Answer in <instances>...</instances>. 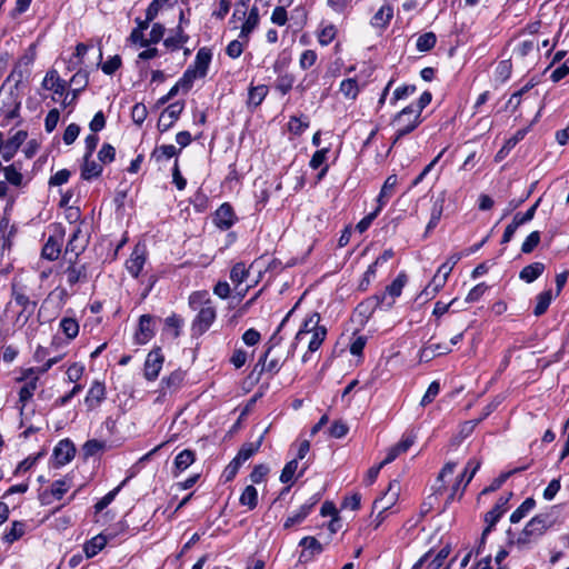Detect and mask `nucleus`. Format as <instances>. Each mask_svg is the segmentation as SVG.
I'll return each mask as SVG.
<instances>
[{"mask_svg": "<svg viewBox=\"0 0 569 569\" xmlns=\"http://www.w3.org/2000/svg\"><path fill=\"white\" fill-rule=\"evenodd\" d=\"M189 306L198 311V315L192 323V330L202 335L213 323L216 319V308L208 297L207 291H196L189 297Z\"/></svg>", "mask_w": 569, "mask_h": 569, "instance_id": "nucleus-1", "label": "nucleus"}, {"mask_svg": "<svg viewBox=\"0 0 569 569\" xmlns=\"http://www.w3.org/2000/svg\"><path fill=\"white\" fill-rule=\"evenodd\" d=\"M293 311H295V308L291 309L287 313V316L282 319L281 323L279 325L277 331L269 339V341L267 343L268 345L267 350L264 351L263 356L260 358V360H259V362L257 365V367L261 365L260 373L261 372H268V373H271V375H276L281 369L284 360H281L279 357H271L270 358V356H271L272 349L276 346H278L280 343V341L282 340L281 337H278V332L282 329V327L288 321L289 317L292 315Z\"/></svg>", "mask_w": 569, "mask_h": 569, "instance_id": "nucleus-2", "label": "nucleus"}, {"mask_svg": "<svg viewBox=\"0 0 569 569\" xmlns=\"http://www.w3.org/2000/svg\"><path fill=\"white\" fill-rule=\"evenodd\" d=\"M421 122V117L417 114V111H412L409 107L403 108L398 112L392 124L396 127V134L391 143V148L406 134L413 131Z\"/></svg>", "mask_w": 569, "mask_h": 569, "instance_id": "nucleus-3", "label": "nucleus"}, {"mask_svg": "<svg viewBox=\"0 0 569 569\" xmlns=\"http://www.w3.org/2000/svg\"><path fill=\"white\" fill-rule=\"evenodd\" d=\"M12 298L14 302L21 308L16 318V323L24 326L34 313L37 302L30 300L26 295L24 288L20 287L16 281L12 283Z\"/></svg>", "mask_w": 569, "mask_h": 569, "instance_id": "nucleus-4", "label": "nucleus"}, {"mask_svg": "<svg viewBox=\"0 0 569 569\" xmlns=\"http://www.w3.org/2000/svg\"><path fill=\"white\" fill-rule=\"evenodd\" d=\"M81 226L82 222L74 226L71 237L66 246L63 260H68V256L78 260L79 256L86 250L89 240L88 236L82 232Z\"/></svg>", "mask_w": 569, "mask_h": 569, "instance_id": "nucleus-5", "label": "nucleus"}, {"mask_svg": "<svg viewBox=\"0 0 569 569\" xmlns=\"http://www.w3.org/2000/svg\"><path fill=\"white\" fill-rule=\"evenodd\" d=\"M212 53L208 48H200L196 54L193 64L184 71L190 73V80L193 82L197 78H202L207 74Z\"/></svg>", "mask_w": 569, "mask_h": 569, "instance_id": "nucleus-6", "label": "nucleus"}, {"mask_svg": "<svg viewBox=\"0 0 569 569\" xmlns=\"http://www.w3.org/2000/svg\"><path fill=\"white\" fill-rule=\"evenodd\" d=\"M64 262H68V266L63 269L62 274L66 277V281L69 287L87 281L86 264L78 263V260L72 259V257H69Z\"/></svg>", "mask_w": 569, "mask_h": 569, "instance_id": "nucleus-7", "label": "nucleus"}, {"mask_svg": "<svg viewBox=\"0 0 569 569\" xmlns=\"http://www.w3.org/2000/svg\"><path fill=\"white\" fill-rule=\"evenodd\" d=\"M184 109V103L181 101L169 104L164 111L160 114L158 120V129L160 132L168 131L174 122L179 119L181 112Z\"/></svg>", "mask_w": 569, "mask_h": 569, "instance_id": "nucleus-8", "label": "nucleus"}, {"mask_svg": "<svg viewBox=\"0 0 569 569\" xmlns=\"http://www.w3.org/2000/svg\"><path fill=\"white\" fill-rule=\"evenodd\" d=\"M164 357L159 348L151 350L144 362V378L153 381L158 378L162 368Z\"/></svg>", "mask_w": 569, "mask_h": 569, "instance_id": "nucleus-9", "label": "nucleus"}, {"mask_svg": "<svg viewBox=\"0 0 569 569\" xmlns=\"http://www.w3.org/2000/svg\"><path fill=\"white\" fill-rule=\"evenodd\" d=\"M537 86V81L532 78L522 88L513 92L507 102V107H510L512 111H516L522 100L536 99L539 97L538 91H532Z\"/></svg>", "mask_w": 569, "mask_h": 569, "instance_id": "nucleus-10", "label": "nucleus"}, {"mask_svg": "<svg viewBox=\"0 0 569 569\" xmlns=\"http://www.w3.org/2000/svg\"><path fill=\"white\" fill-rule=\"evenodd\" d=\"M147 260V250L144 244L138 243L126 262L128 272L137 278Z\"/></svg>", "mask_w": 569, "mask_h": 569, "instance_id": "nucleus-11", "label": "nucleus"}, {"mask_svg": "<svg viewBox=\"0 0 569 569\" xmlns=\"http://www.w3.org/2000/svg\"><path fill=\"white\" fill-rule=\"evenodd\" d=\"M320 315L318 312H311L302 322V326L300 327L299 331L297 332L295 337V342L292 343V348L295 349L296 346L306 340V338L312 333V331H317L318 328H326L325 326L320 325Z\"/></svg>", "mask_w": 569, "mask_h": 569, "instance_id": "nucleus-12", "label": "nucleus"}, {"mask_svg": "<svg viewBox=\"0 0 569 569\" xmlns=\"http://www.w3.org/2000/svg\"><path fill=\"white\" fill-rule=\"evenodd\" d=\"M399 482L393 480L389 483L388 490L382 497L376 499L373 502V509H380V513H383L390 509L397 501L399 495Z\"/></svg>", "mask_w": 569, "mask_h": 569, "instance_id": "nucleus-13", "label": "nucleus"}, {"mask_svg": "<svg viewBox=\"0 0 569 569\" xmlns=\"http://www.w3.org/2000/svg\"><path fill=\"white\" fill-rule=\"evenodd\" d=\"M299 546L302 547V551L299 556V560L302 562L310 561L315 556L320 555L323 551V546L311 536L303 537Z\"/></svg>", "mask_w": 569, "mask_h": 569, "instance_id": "nucleus-14", "label": "nucleus"}, {"mask_svg": "<svg viewBox=\"0 0 569 569\" xmlns=\"http://www.w3.org/2000/svg\"><path fill=\"white\" fill-rule=\"evenodd\" d=\"M407 282V277L405 273L398 274V277L391 282V284L387 286L385 293L381 296H377V303H383L387 295H389L392 299L387 302V307H392L395 299L399 297L402 292V289Z\"/></svg>", "mask_w": 569, "mask_h": 569, "instance_id": "nucleus-15", "label": "nucleus"}, {"mask_svg": "<svg viewBox=\"0 0 569 569\" xmlns=\"http://www.w3.org/2000/svg\"><path fill=\"white\" fill-rule=\"evenodd\" d=\"M42 87L47 90H51L59 97H66L67 82L60 78L57 70L51 69L46 73L42 81Z\"/></svg>", "mask_w": 569, "mask_h": 569, "instance_id": "nucleus-16", "label": "nucleus"}, {"mask_svg": "<svg viewBox=\"0 0 569 569\" xmlns=\"http://www.w3.org/2000/svg\"><path fill=\"white\" fill-rule=\"evenodd\" d=\"M528 523H533L531 529L538 537H541L548 529L556 523V517L553 515V508L547 512L535 516Z\"/></svg>", "mask_w": 569, "mask_h": 569, "instance_id": "nucleus-17", "label": "nucleus"}, {"mask_svg": "<svg viewBox=\"0 0 569 569\" xmlns=\"http://www.w3.org/2000/svg\"><path fill=\"white\" fill-rule=\"evenodd\" d=\"M88 81H89V74L84 70H79L73 74V77L70 80V83L72 86H74V88L72 90V99L68 100L69 94H66L64 99L62 100V106L64 108L73 104L76 102L79 92L87 87Z\"/></svg>", "mask_w": 569, "mask_h": 569, "instance_id": "nucleus-18", "label": "nucleus"}, {"mask_svg": "<svg viewBox=\"0 0 569 569\" xmlns=\"http://www.w3.org/2000/svg\"><path fill=\"white\" fill-rule=\"evenodd\" d=\"M76 452L73 443L69 439L61 440L53 450V458L58 466L70 462Z\"/></svg>", "mask_w": 569, "mask_h": 569, "instance_id": "nucleus-19", "label": "nucleus"}, {"mask_svg": "<svg viewBox=\"0 0 569 569\" xmlns=\"http://www.w3.org/2000/svg\"><path fill=\"white\" fill-rule=\"evenodd\" d=\"M153 335L152 317L150 315H142L139 320V329L134 335L136 342L138 345H144Z\"/></svg>", "mask_w": 569, "mask_h": 569, "instance_id": "nucleus-20", "label": "nucleus"}, {"mask_svg": "<svg viewBox=\"0 0 569 569\" xmlns=\"http://www.w3.org/2000/svg\"><path fill=\"white\" fill-rule=\"evenodd\" d=\"M480 468V461L476 459H471L468 461L463 473L459 477V479L456 481V483L452 487V492L450 495V499H453L458 490L460 489L461 482L465 481V485L462 487V490L467 487V485L472 480L473 476Z\"/></svg>", "mask_w": 569, "mask_h": 569, "instance_id": "nucleus-21", "label": "nucleus"}, {"mask_svg": "<svg viewBox=\"0 0 569 569\" xmlns=\"http://www.w3.org/2000/svg\"><path fill=\"white\" fill-rule=\"evenodd\" d=\"M106 398V388L104 385L94 381L90 389L88 390L87 397L84 399V403L88 409H96Z\"/></svg>", "mask_w": 569, "mask_h": 569, "instance_id": "nucleus-22", "label": "nucleus"}, {"mask_svg": "<svg viewBox=\"0 0 569 569\" xmlns=\"http://www.w3.org/2000/svg\"><path fill=\"white\" fill-rule=\"evenodd\" d=\"M214 222L222 230L229 229L234 223V212L229 203H223L217 209Z\"/></svg>", "mask_w": 569, "mask_h": 569, "instance_id": "nucleus-23", "label": "nucleus"}, {"mask_svg": "<svg viewBox=\"0 0 569 569\" xmlns=\"http://www.w3.org/2000/svg\"><path fill=\"white\" fill-rule=\"evenodd\" d=\"M508 498H500L493 508L485 515V522L487 523V531H491L495 525L499 521L507 510Z\"/></svg>", "mask_w": 569, "mask_h": 569, "instance_id": "nucleus-24", "label": "nucleus"}, {"mask_svg": "<svg viewBox=\"0 0 569 569\" xmlns=\"http://www.w3.org/2000/svg\"><path fill=\"white\" fill-rule=\"evenodd\" d=\"M397 183L398 178L396 174H391L385 180L380 193L377 198L378 210H381L393 196Z\"/></svg>", "mask_w": 569, "mask_h": 569, "instance_id": "nucleus-25", "label": "nucleus"}, {"mask_svg": "<svg viewBox=\"0 0 569 569\" xmlns=\"http://www.w3.org/2000/svg\"><path fill=\"white\" fill-rule=\"evenodd\" d=\"M539 51V43L533 40H522L520 41L513 49V57L516 59H526L527 57H537V53Z\"/></svg>", "mask_w": 569, "mask_h": 569, "instance_id": "nucleus-26", "label": "nucleus"}, {"mask_svg": "<svg viewBox=\"0 0 569 569\" xmlns=\"http://www.w3.org/2000/svg\"><path fill=\"white\" fill-rule=\"evenodd\" d=\"M26 138H27V132L23 130H19L11 138L6 140L4 152H3V159L6 161H9L14 156V153L20 148V146L23 143Z\"/></svg>", "mask_w": 569, "mask_h": 569, "instance_id": "nucleus-27", "label": "nucleus"}, {"mask_svg": "<svg viewBox=\"0 0 569 569\" xmlns=\"http://www.w3.org/2000/svg\"><path fill=\"white\" fill-rule=\"evenodd\" d=\"M61 240L62 237L58 239L54 236H50L42 248L41 257L49 261L57 260L61 253Z\"/></svg>", "mask_w": 569, "mask_h": 569, "instance_id": "nucleus-28", "label": "nucleus"}, {"mask_svg": "<svg viewBox=\"0 0 569 569\" xmlns=\"http://www.w3.org/2000/svg\"><path fill=\"white\" fill-rule=\"evenodd\" d=\"M451 349L445 343H428L420 350V361L428 362L437 356L447 355Z\"/></svg>", "mask_w": 569, "mask_h": 569, "instance_id": "nucleus-29", "label": "nucleus"}, {"mask_svg": "<svg viewBox=\"0 0 569 569\" xmlns=\"http://www.w3.org/2000/svg\"><path fill=\"white\" fill-rule=\"evenodd\" d=\"M259 23V10L257 7H252L249 14L241 27L239 38L244 42H248L249 34L257 28Z\"/></svg>", "mask_w": 569, "mask_h": 569, "instance_id": "nucleus-30", "label": "nucleus"}, {"mask_svg": "<svg viewBox=\"0 0 569 569\" xmlns=\"http://www.w3.org/2000/svg\"><path fill=\"white\" fill-rule=\"evenodd\" d=\"M267 431L268 430L266 429L254 442H247L242 445L236 458L243 463L250 457H252L259 450Z\"/></svg>", "mask_w": 569, "mask_h": 569, "instance_id": "nucleus-31", "label": "nucleus"}, {"mask_svg": "<svg viewBox=\"0 0 569 569\" xmlns=\"http://www.w3.org/2000/svg\"><path fill=\"white\" fill-rule=\"evenodd\" d=\"M393 17V9L391 6H382L371 18V26L375 28H386Z\"/></svg>", "mask_w": 569, "mask_h": 569, "instance_id": "nucleus-32", "label": "nucleus"}, {"mask_svg": "<svg viewBox=\"0 0 569 569\" xmlns=\"http://www.w3.org/2000/svg\"><path fill=\"white\" fill-rule=\"evenodd\" d=\"M316 502L317 501H313L311 503H303L297 512L292 513L284 520L283 528L289 529L296 525L301 523L307 518V516L310 513V511Z\"/></svg>", "mask_w": 569, "mask_h": 569, "instance_id": "nucleus-33", "label": "nucleus"}, {"mask_svg": "<svg viewBox=\"0 0 569 569\" xmlns=\"http://www.w3.org/2000/svg\"><path fill=\"white\" fill-rule=\"evenodd\" d=\"M102 167L100 163L91 160V156H83V166L81 169V177L84 180L97 178L101 174Z\"/></svg>", "mask_w": 569, "mask_h": 569, "instance_id": "nucleus-34", "label": "nucleus"}, {"mask_svg": "<svg viewBox=\"0 0 569 569\" xmlns=\"http://www.w3.org/2000/svg\"><path fill=\"white\" fill-rule=\"evenodd\" d=\"M543 271H545V264L542 262H533V263L526 266L520 271L519 277L521 280H523L528 283H531L536 279H538L542 274Z\"/></svg>", "mask_w": 569, "mask_h": 569, "instance_id": "nucleus-35", "label": "nucleus"}, {"mask_svg": "<svg viewBox=\"0 0 569 569\" xmlns=\"http://www.w3.org/2000/svg\"><path fill=\"white\" fill-rule=\"evenodd\" d=\"M184 379V372L181 370H174L169 376L164 377L161 380V387L163 390V393L168 391H174L182 385Z\"/></svg>", "mask_w": 569, "mask_h": 569, "instance_id": "nucleus-36", "label": "nucleus"}, {"mask_svg": "<svg viewBox=\"0 0 569 569\" xmlns=\"http://www.w3.org/2000/svg\"><path fill=\"white\" fill-rule=\"evenodd\" d=\"M512 72V63L510 59L501 60L493 72V81L497 84L505 83L510 77Z\"/></svg>", "mask_w": 569, "mask_h": 569, "instance_id": "nucleus-37", "label": "nucleus"}, {"mask_svg": "<svg viewBox=\"0 0 569 569\" xmlns=\"http://www.w3.org/2000/svg\"><path fill=\"white\" fill-rule=\"evenodd\" d=\"M107 545V538L103 535H97L90 541L84 543L83 551L87 558L94 557L99 551H101Z\"/></svg>", "mask_w": 569, "mask_h": 569, "instance_id": "nucleus-38", "label": "nucleus"}, {"mask_svg": "<svg viewBox=\"0 0 569 569\" xmlns=\"http://www.w3.org/2000/svg\"><path fill=\"white\" fill-rule=\"evenodd\" d=\"M189 37L183 32L182 27L179 24L174 34L164 40V46L170 50H178L183 43L188 41Z\"/></svg>", "mask_w": 569, "mask_h": 569, "instance_id": "nucleus-39", "label": "nucleus"}, {"mask_svg": "<svg viewBox=\"0 0 569 569\" xmlns=\"http://www.w3.org/2000/svg\"><path fill=\"white\" fill-rule=\"evenodd\" d=\"M239 502L241 506L248 507L249 510L254 509L258 505L257 489L251 485L247 486L239 498Z\"/></svg>", "mask_w": 569, "mask_h": 569, "instance_id": "nucleus-40", "label": "nucleus"}, {"mask_svg": "<svg viewBox=\"0 0 569 569\" xmlns=\"http://www.w3.org/2000/svg\"><path fill=\"white\" fill-rule=\"evenodd\" d=\"M536 506L533 498H527L510 516V522H520Z\"/></svg>", "mask_w": 569, "mask_h": 569, "instance_id": "nucleus-41", "label": "nucleus"}, {"mask_svg": "<svg viewBox=\"0 0 569 569\" xmlns=\"http://www.w3.org/2000/svg\"><path fill=\"white\" fill-rule=\"evenodd\" d=\"M552 300V293L551 290H546L537 296V303L533 309V315L536 317L542 316L548 307L550 306Z\"/></svg>", "mask_w": 569, "mask_h": 569, "instance_id": "nucleus-42", "label": "nucleus"}, {"mask_svg": "<svg viewBox=\"0 0 569 569\" xmlns=\"http://www.w3.org/2000/svg\"><path fill=\"white\" fill-rule=\"evenodd\" d=\"M194 452L190 449H184L180 453L177 455L174 459V467L179 471L186 470L190 467L194 461Z\"/></svg>", "mask_w": 569, "mask_h": 569, "instance_id": "nucleus-43", "label": "nucleus"}, {"mask_svg": "<svg viewBox=\"0 0 569 569\" xmlns=\"http://www.w3.org/2000/svg\"><path fill=\"white\" fill-rule=\"evenodd\" d=\"M26 532V525L21 521H13L9 531L3 536V540L8 543H12L20 539Z\"/></svg>", "mask_w": 569, "mask_h": 569, "instance_id": "nucleus-44", "label": "nucleus"}, {"mask_svg": "<svg viewBox=\"0 0 569 569\" xmlns=\"http://www.w3.org/2000/svg\"><path fill=\"white\" fill-rule=\"evenodd\" d=\"M308 340V350L310 352L317 351L327 337V328H318L317 331L310 333Z\"/></svg>", "mask_w": 569, "mask_h": 569, "instance_id": "nucleus-45", "label": "nucleus"}, {"mask_svg": "<svg viewBox=\"0 0 569 569\" xmlns=\"http://www.w3.org/2000/svg\"><path fill=\"white\" fill-rule=\"evenodd\" d=\"M339 90L347 99L353 100L359 93V86L356 79L349 78L341 81Z\"/></svg>", "mask_w": 569, "mask_h": 569, "instance_id": "nucleus-46", "label": "nucleus"}, {"mask_svg": "<svg viewBox=\"0 0 569 569\" xmlns=\"http://www.w3.org/2000/svg\"><path fill=\"white\" fill-rule=\"evenodd\" d=\"M60 329L68 339H73L79 333V325L73 318H63L60 321Z\"/></svg>", "mask_w": 569, "mask_h": 569, "instance_id": "nucleus-47", "label": "nucleus"}, {"mask_svg": "<svg viewBox=\"0 0 569 569\" xmlns=\"http://www.w3.org/2000/svg\"><path fill=\"white\" fill-rule=\"evenodd\" d=\"M106 442L97 439H90L82 446V452L86 458L92 457L106 449Z\"/></svg>", "mask_w": 569, "mask_h": 569, "instance_id": "nucleus-48", "label": "nucleus"}, {"mask_svg": "<svg viewBox=\"0 0 569 569\" xmlns=\"http://www.w3.org/2000/svg\"><path fill=\"white\" fill-rule=\"evenodd\" d=\"M437 42V37L433 32H426L417 39V49L420 52L431 50Z\"/></svg>", "mask_w": 569, "mask_h": 569, "instance_id": "nucleus-49", "label": "nucleus"}, {"mask_svg": "<svg viewBox=\"0 0 569 569\" xmlns=\"http://www.w3.org/2000/svg\"><path fill=\"white\" fill-rule=\"evenodd\" d=\"M268 93V87L267 86H257L252 87L249 91V104H253L254 107L259 106L263 99L266 98Z\"/></svg>", "mask_w": 569, "mask_h": 569, "instance_id": "nucleus-50", "label": "nucleus"}, {"mask_svg": "<svg viewBox=\"0 0 569 569\" xmlns=\"http://www.w3.org/2000/svg\"><path fill=\"white\" fill-rule=\"evenodd\" d=\"M248 276V269L246 268L244 263L238 262L236 263L230 271V279L236 284H241Z\"/></svg>", "mask_w": 569, "mask_h": 569, "instance_id": "nucleus-51", "label": "nucleus"}, {"mask_svg": "<svg viewBox=\"0 0 569 569\" xmlns=\"http://www.w3.org/2000/svg\"><path fill=\"white\" fill-rule=\"evenodd\" d=\"M14 228L11 227L8 229L7 227H0V252L3 253L4 250H10L12 246V238L14 236Z\"/></svg>", "mask_w": 569, "mask_h": 569, "instance_id": "nucleus-52", "label": "nucleus"}, {"mask_svg": "<svg viewBox=\"0 0 569 569\" xmlns=\"http://www.w3.org/2000/svg\"><path fill=\"white\" fill-rule=\"evenodd\" d=\"M450 550L445 547L430 560H428L426 569H441L448 558Z\"/></svg>", "mask_w": 569, "mask_h": 569, "instance_id": "nucleus-53", "label": "nucleus"}, {"mask_svg": "<svg viewBox=\"0 0 569 569\" xmlns=\"http://www.w3.org/2000/svg\"><path fill=\"white\" fill-rule=\"evenodd\" d=\"M190 78V73H183L182 78L169 90V97L173 98L180 90L188 92L193 84Z\"/></svg>", "mask_w": 569, "mask_h": 569, "instance_id": "nucleus-54", "label": "nucleus"}, {"mask_svg": "<svg viewBox=\"0 0 569 569\" xmlns=\"http://www.w3.org/2000/svg\"><path fill=\"white\" fill-rule=\"evenodd\" d=\"M337 28L333 24L325 26L318 33V41L321 46H328L335 39Z\"/></svg>", "mask_w": 569, "mask_h": 569, "instance_id": "nucleus-55", "label": "nucleus"}, {"mask_svg": "<svg viewBox=\"0 0 569 569\" xmlns=\"http://www.w3.org/2000/svg\"><path fill=\"white\" fill-rule=\"evenodd\" d=\"M37 389V378L33 380L27 382L24 386L21 387L19 391V401L22 403V407H24L26 402L29 401L34 391Z\"/></svg>", "mask_w": 569, "mask_h": 569, "instance_id": "nucleus-56", "label": "nucleus"}, {"mask_svg": "<svg viewBox=\"0 0 569 569\" xmlns=\"http://www.w3.org/2000/svg\"><path fill=\"white\" fill-rule=\"evenodd\" d=\"M317 59H318V54L315 50H311V49L305 50L300 54L299 67L302 70H308L309 68L315 66V63L317 62Z\"/></svg>", "mask_w": 569, "mask_h": 569, "instance_id": "nucleus-57", "label": "nucleus"}, {"mask_svg": "<svg viewBox=\"0 0 569 569\" xmlns=\"http://www.w3.org/2000/svg\"><path fill=\"white\" fill-rule=\"evenodd\" d=\"M297 469H298V460L297 459H292L289 462H287L281 471L280 481L282 483L290 482L293 479Z\"/></svg>", "mask_w": 569, "mask_h": 569, "instance_id": "nucleus-58", "label": "nucleus"}, {"mask_svg": "<svg viewBox=\"0 0 569 569\" xmlns=\"http://www.w3.org/2000/svg\"><path fill=\"white\" fill-rule=\"evenodd\" d=\"M178 150L173 144H162L154 149L152 156L157 160L170 159L177 154Z\"/></svg>", "mask_w": 569, "mask_h": 569, "instance_id": "nucleus-59", "label": "nucleus"}, {"mask_svg": "<svg viewBox=\"0 0 569 569\" xmlns=\"http://www.w3.org/2000/svg\"><path fill=\"white\" fill-rule=\"evenodd\" d=\"M531 527H533V523H527L522 531L519 533L516 541L518 546H526L530 543L533 539L539 538L531 529Z\"/></svg>", "mask_w": 569, "mask_h": 569, "instance_id": "nucleus-60", "label": "nucleus"}, {"mask_svg": "<svg viewBox=\"0 0 569 569\" xmlns=\"http://www.w3.org/2000/svg\"><path fill=\"white\" fill-rule=\"evenodd\" d=\"M166 328L171 332L173 338H178L180 335V328L183 323L182 319L177 315H171L166 318Z\"/></svg>", "mask_w": 569, "mask_h": 569, "instance_id": "nucleus-61", "label": "nucleus"}, {"mask_svg": "<svg viewBox=\"0 0 569 569\" xmlns=\"http://www.w3.org/2000/svg\"><path fill=\"white\" fill-rule=\"evenodd\" d=\"M439 392H440V383L438 381H432L429 385L426 393L423 395V397L420 401V405L422 407H426L427 405L431 403L435 400V398L439 395Z\"/></svg>", "mask_w": 569, "mask_h": 569, "instance_id": "nucleus-62", "label": "nucleus"}, {"mask_svg": "<svg viewBox=\"0 0 569 569\" xmlns=\"http://www.w3.org/2000/svg\"><path fill=\"white\" fill-rule=\"evenodd\" d=\"M540 242V232L532 231L522 242L521 251L523 253H530Z\"/></svg>", "mask_w": 569, "mask_h": 569, "instance_id": "nucleus-63", "label": "nucleus"}, {"mask_svg": "<svg viewBox=\"0 0 569 569\" xmlns=\"http://www.w3.org/2000/svg\"><path fill=\"white\" fill-rule=\"evenodd\" d=\"M6 180L13 184V186H20L22 182V174L20 171L13 166H8L3 168Z\"/></svg>", "mask_w": 569, "mask_h": 569, "instance_id": "nucleus-64", "label": "nucleus"}]
</instances>
